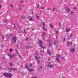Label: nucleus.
Here are the masks:
<instances>
[{"label": "nucleus", "mask_w": 78, "mask_h": 78, "mask_svg": "<svg viewBox=\"0 0 78 78\" xmlns=\"http://www.w3.org/2000/svg\"><path fill=\"white\" fill-rule=\"evenodd\" d=\"M37 62L38 64H39V62H40V60H38Z\"/></svg>", "instance_id": "obj_27"}, {"label": "nucleus", "mask_w": 78, "mask_h": 78, "mask_svg": "<svg viewBox=\"0 0 78 78\" xmlns=\"http://www.w3.org/2000/svg\"><path fill=\"white\" fill-rule=\"evenodd\" d=\"M19 9H20V10H21V8L20 7H19Z\"/></svg>", "instance_id": "obj_39"}, {"label": "nucleus", "mask_w": 78, "mask_h": 78, "mask_svg": "<svg viewBox=\"0 0 78 78\" xmlns=\"http://www.w3.org/2000/svg\"><path fill=\"white\" fill-rule=\"evenodd\" d=\"M48 53L49 55H51V53L50 52L48 51Z\"/></svg>", "instance_id": "obj_21"}, {"label": "nucleus", "mask_w": 78, "mask_h": 78, "mask_svg": "<svg viewBox=\"0 0 78 78\" xmlns=\"http://www.w3.org/2000/svg\"><path fill=\"white\" fill-rule=\"evenodd\" d=\"M70 14H73V12L72 11L71 12Z\"/></svg>", "instance_id": "obj_28"}, {"label": "nucleus", "mask_w": 78, "mask_h": 78, "mask_svg": "<svg viewBox=\"0 0 78 78\" xmlns=\"http://www.w3.org/2000/svg\"><path fill=\"white\" fill-rule=\"evenodd\" d=\"M68 46H70L72 45V43L71 42L68 41Z\"/></svg>", "instance_id": "obj_7"}, {"label": "nucleus", "mask_w": 78, "mask_h": 78, "mask_svg": "<svg viewBox=\"0 0 78 78\" xmlns=\"http://www.w3.org/2000/svg\"><path fill=\"white\" fill-rule=\"evenodd\" d=\"M70 29H66V32L68 33V32H69V31H70Z\"/></svg>", "instance_id": "obj_16"}, {"label": "nucleus", "mask_w": 78, "mask_h": 78, "mask_svg": "<svg viewBox=\"0 0 78 78\" xmlns=\"http://www.w3.org/2000/svg\"><path fill=\"white\" fill-rule=\"evenodd\" d=\"M48 59L49 61H50V59L48 58Z\"/></svg>", "instance_id": "obj_58"}, {"label": "nucleus", "mask_w": 78, "mask_h": 78, "mask_svg": "<svg viewBox=\"0 0 78 78\" xmlns=\"http://www.w3.org/2000/svg\"><path fill=\"white\" fill-rule=\"evenodd\" d=\"M9 51L10 52H12V49L10 48L9 49Z\"/></svg>", "instance_id": "obj_18"}, {"label": "nucleus", "mask_w": 78, "mask_h": 78, "mask_svg": "<svg viewBox=\"0 0 78 78\" xmlns=\"http://www.w3.org/2000/svg\"><path fill=\"white\" fill-rule=\"evenodd\" d=\"M74 9H76V8H75V7H74Z\"/></svg>", "instance_id": "obj_55"}, {"label": "nucleus", "mask_w": 78, "mask_h": 78, "mask_svg": "<svg viewBox=\"0 0 78 78\" xmlns=\"http://www.w3.org/2000/svg\"><path fill=\"white\" fill-rule=\"evenodd\" d=\"M32 78H37V77H32Z\"/></svg>", "instance_id": "obj_41"}, {"label": "nucleus", "mask_w": 78, "mask_h": 78, "mask_svg": "<svg viewBox=\"0 0 78 78\" xmlns=\"http://www.w3.org/2000/svg\"><path fill=\"white\" fill-rule=\"evenodd\" d=\"M44 51L43 50V51H41V52H44Z\"/></svg>", "instance_id": "obj_49"}, {"label": "nucleus", "mask_w": 78, "mask_h": 78, "mask_svg": "<svg viewBox=\"0 0 78 78\" xmlns=\"http://www.w3.org/2000/svg\"><path fill=\"white\" fill-rule=\"evenodd\" d=\"M46 35V34H45V32H43L42 33V36H45V35Z\"/></svg>", "instance_id": "obj_14"}, {"label": "nucleus", "mask_w": 78, "mask_h": 78, "mask_svg": "<svg viewBox=\"0 0 78 78\" xmlns=\"http://www.w3.org/2000/svg\"><path fill=\"white\" fill-rule=\"evenodd\" d=\"M12 41H13V42H16V37H13L12 38Z\"/></svg>", "instance_id": "obj_4"}, {"label": "nucleus", "mask_w": 78, "mask_h": 78, "mask_svg": "<svg viewBox=\"0 0 78 78\" xmlns=\"http://www.w3.org/2000/svg\"><path fill=\"white\" fill-rule=\"evenodd\" d=\"M39 16H37V19H39Z\"/></svg>", "instance_id": "obj_40"}, {"label": "nucleus", "mask_w": 78, "mask_h": 78, "mask_svg": "<svg viewBox=\"0 0 78 78\" xmlns=\"http://www.w3.org/2000/svg\"><path fill=\"white\" fill-rule=\"evenodd\" d=\"M41 9H45V8H44V7H42L41 8Z\"/></svg>", "instance_id": "obj_37"}, {"label": "nucleus", "mask_w": 78, "mask_h": 78, "mask_svg": "<svg viewBox=\"0 0 78 78\" xmlns=\"http://www.w3.org/2000/svg\"><path fill=\"white\" fill-rule=\"evenodd\" d=\"M10 36H12V34H10Z\"/></svg>", "instance_id": "obj_44"}, {"label": "nucleus", "mask_w": 78, "mask_h": 78, "mask_svg": "<svg viewBox=\"0 0 78 78\" xmlns=\"http://www.w3.org/2000/svg\"><path fill=\"white\" fill-rule=\"evenodd\" d=\"M34 30L33 29L32 30Z\"/></svg>", "instance_id": "obj_61"}, {"label": "nucleus", "mask_w": 78, "mask_h": 78, "mask_svg": "<svg viewBox=\"0 0 78 78\" xmlns=\"http://www.w3.org/2000/svg\"><path fill=\"white\" fill-rule=\"evenodd\" d=\"M26 68L27 70H28L30 68L29 66L27 65H26Z\"/></svg>", "instance_id": "obj_8"}, {"label": "nucleus", "mask_w": 78, "mask_h": 78, "mask_svg": "<svg viewBox=\"0 0 78 78\" xmlns=\"http://www.w3.org/2000/svg\"><path fill=\"white\" fill-rule=\"evenodd\" d=\"M35 55H36V56H37L38 55V54L37 53H35Z\"/></svg>", "instance_id": "obj_26"}, {"label": "nucleus", "mask_w": 78, "mask_h": 78, "mask_svg": "<svg viewBox=\"0 0 78 78\" xmlns=\"http://www.w3.org/2000/svg\"><path fill=\"white\" fill-rule=\"evenodd\" d=\"M43 27H45V23H43Z\"/></svg>", "instance_id": "obj_24"}, {"label": "nucleus", "mask_w": 78, "mask_h": 78, "mask_svg": "<svg viewBox=\"0 0 78 78\" xmlns=\"http://www.w3.org/2000/svg\"><path fill=\"white\" fill-rule=\"evenodd\" d=\"M25 33V30H24V33Z\"/></svg>", "instance_id": "obj_50"}, {"label": "nucleus", "mask_w": 78, "mask_h": 78, "mask_svg": "<svg viewBox=\"0 0 78 78\" xmlns=\"http://www.w3.org/2000/svg\"><path fill=\"white\" fill-rule=\"evenodd\" d=\"M27 30H28V28H27Z\"/></svg>", "instance_id": "obj_53"}, {"label": "nucleus", "mask_w": 78, "mask_h": 78, "mask_svg": "<svg viewBox=\"0 0 78 78\" xmlns=\"http://www.w3.org/2000/svg\"><path fill=\"white\" fill-rule=\"evenodd\" d=\"M76 46V45H74V47H75Z\"/></svg>", "instance_id": "obj_56"}, {"label": "nucleus", "mask_w": 78, "mask_h": 78, "mask_svg": "<svg viewBox=\"0 0 78 78\" xmlns=\"http://www.w3.org/2000/svg\"><path fill=\"white\" fill-rule=\"evenodd\" d=\"M2 38L3 39H4V37H3V36H2Z\"/></svg>", "instance_id": "obj_47"}, {"label": "nucleus", "mask_w": 78, "mask_h": 78, "mask_svg": "<svg viewBox=\"0 0 78 78\" xmlns=\"http://www.w3.org/2000/svg\"><path fill=\"white\" fill-rule=\"evenodd\" d=\"M12 76V75L11 74L9 73L8 74L7 77H11Z\"/></svg>", "instance_id": "obj_11"}, {"label": "nucleus", "mask_w": 78, "mask_h": 78, "mask_svg": "<svg viewBox=\"0 0 78 78\" xmlns=\"http://www.w3.org/2000/svg\"><path fill=\"white\" fill-rule=\"evenodd\" d=\"M31 48V46H27L26 47V48L27 49H28V48Z\"/></svg>", "instance_id": "obj_10"}, {"label": "nucleus", "mask_w": 78, "mask_h": 78, "mask_svg": "<svg viewBox=\"0 0 78 78\" xmlns=\"http://www.w3.org/2000/svg\"><path fill=\"white\" fill-rule=\"evenodd\" d=\"M65 58H64V57H62V59H64Z\"/></svg>", "instance_id": "obj_31"}, {"label": "nucleus", "mask_w": 78, "mask_h": 78, "mask_svg": "<svg viewBox=\"0 0 78 78\" xmlns=\"http://www.w3.org/2000/svg\"><path fill=\"white\" fill-rule=\"evenodd\" d=\"M42 67H41V66H40V69H42Z\"/></svg>", "instance_id": "obj_46"}, {"label": "nucleus", "mask_w": 78, "mask_h": 78, "mask_svg": "<svg viewBox=\"0 0 78 78\" xmlns=\"http://www.w3.org/2000/svg\"><path fill=\"white\" fill-rule=\"evenodd\" d=\"M10 6H11V7L12 8H13V6H12V5H10Z\"/></svg>", "instance_id": "obj_35"}, {"label": "nucleus", "mask_w": 78, "mask_h": 78, "mask_svg": "<svg viewBox=\"0 0 78 78\" xmlns=\"http://www.w3.org/2000/svg\"><path fill=\"white\" fill-rule=\"evenodd\" d=\"M4 22H7V20H4Z\"/></svg>", "instance_id": "obj_34"}, {"label": "nucleus", "mask_w": 78, "mask_h": 78, "mask_svg": "<svg viewBox=\"0 0 78 78\" xmlns=\"http://www.w3.org/2000/svg\"><path fill=\"white\" fill-rule=\"evenodd\" d=\"M37 8H39V5H37Z\"/></svg>", "instance_id": "obj_38"}, {"label": "nucleus", "mask_w": 78, "mask_h": 78, "mask_svg": "<svg viewBox=\"0 0 78 78\" xmlns=\"http://www.w3.org/2000/svg\"><path fill=\"white\" fill-rule=\"evenodd\" d=\"M50 26L51 27V28H53V25H52L51 24H50Z\"/></svg>", "instance_id": "obj_17"}, {"label": "nucleus", "mask_w": 78, "mask_h": 78, "mask_svg": "<svg viewBox=\"0 0 78 78\" xmlns=\"http://www.w3.org/2000/svg\"><path fill=\"white\" fill-rule=\"evenodd\" d=\"M58 33H59V32L58 31V30H57L56 32V34H58Z\"/></svg>", "instance_id": "obj_25"}, {"label": "nucleus", "mask_w": 78, "mask_h": 78, "mask_svg": "<svg viewBox=\"0 0 78 78\" xmlns=\"http://www.w3.org/2000/svg\"><path fill=\"white\" fill-rule=\"evenodd\" d=\"M75 49L74 48H73L70 49V51L72 53H73V52L75 51Z\"/></svg>", "instance_id": "obj_5"}, {"label": "nucleus", "mask_w": 78, "mask_h": 78, "mask_svg": "<svg viewBox=\"0 0 78 78\" xmlns=\"http://www.w3.org/2000/svg\"><path fill=\"white\" fill-rule=\"evenodd\" d=\"M28 71L29 72H32L33 71V70L30 69V68H29L28 69Z\"/></svg>", "instance_id": "obj_13"}, {"label": "nucleus", "mask_w": 78, "mask_h": 78, "mask_svg": "<svg viewBox=\"0 0 78 78\" xmlns=\"http://www.w3.org/2000/svg\"><path fill=\"white\" fill-rule=\"evenodd\" d=\"M26 40L27 41H28V38H27L26 39Z\"/></svg>", "instance_id": "obj_43"}, {"label": "nucleus", "mask_w": 78, "mask_h": 78, "mask_svg": "<svg viewBox=\"0 0 78 78\" xmlns=\"http://www.w3.org/2000/svg\"><path fill=\"white\" fill-rule=\"evenodd\" d=\"M61 22H59V26H61Z\"/></svg>", "instance_id": "obj_36"}, {"label": "nucleus", "mask_w": 78, "mask_h": 78, "mask_svg": "<svg viewBox=\"0 0 78 78\" xmlns=\"http://www.w3.org/2000/svg\"><path fill=\"white\" fill-rule=\"evenodd\" d=\"M29 20H30L31 21H32L33 20V19L32 18H30Z\"/></svg>", "instance_id": "obj_22"}, {"label": "nucleus", "mask_w": 78, "mask_h": 78, "mask_svg": "<svg viewBox=\"0 0 78 78\" xmlns=\"http://www.w3.org/2000/svg\"><path fill=\"white\" fill-rule=\"evenodd\" d=\"M29 66L30 67H32V64H30Z\"/></svg>", "instance_id": "obj_23"}, {"label": "nucleus", "mask_w": 78, "mask_h": 78, "mask_svg": "<svg viewBox=\"0 0 78 78\" xmlns=\"http://www.w3.org/2000/svg\"><path fill=\"white\" fill-rule=\"evenodd\" d=\"M63 41H64V42L66 41V38H63Z\"/></svg>", "instance_id": "obj_29"}, {"label": "nucleus", "mask_w": 78, "mask_h": 78, "mask_svg": "<svg viewBox=\"0 0 78 78\" xmlns=\"http://www.w3.org/2000/svg\"><path fill=\"white\" fill-rule=\"evenodd\" d=\"M56 42H55V41L54 42V45H55L56 44Z\"/></svg>", "instance_id": "obj_30"}, {"label": "nucleus", "mask_w": 78, "mask_h": 78, "mask_svg": "<svg viewBox=\"0 0 78 78\" xmlns=\"http://www.w3.org/2000/svg\"><path fill=\"white\" fill-rule=\"evenodd\" d=\"M59 58H60V55L57 54V56L56 57V60L58 62H60V60H59Z\"/></svg>", "instance_id": "obj_1"}, {"label": "nucleus", "mask_w": 78, "mask_h": 78, "mask_svg": "<svg viewBox=\"0 0 78 78\" xmlns=\"http://www.w3.org/2000/svg\"><path fill=\"white\" fill-rule=\"evenodd\" d=\"M17 54H19V53L18 52H17Z\"/></svg>", "instance_id": "obj_54"}, {"label": "nucleus", "mask_w": 78, "mask_h": 78, "mask_svg": "<svg viewBox=\"0 0 78 78\" xmlns=\"http://www.w3.org/2000/svg\"><path fill=\"white\" fill-rule=\"evenodd\" d=\"M1 13V14H2V13Z\"/></svg>", "instance_id": "obj_59"}, {"label": "nucleus", "mask_w": 78, "mask_h": 78, "mask_svg": "<svg viewBox=\"0 0 78 78\" xmlns=\"http://www.w3.org/2000/svg\"><path fill=\"white\" fill-rule=\"evenodd\" d=\"M38 42L40 47H41V48H43V46L42 45L43 44V43H42V41L41 40H39Z\"/></svg>", "instance_id": "obj_2"}, {"label": "nucleus", "mask_w": 78, "mask_h": 78, "mask_svg": "<svg viewBox=\"0 0 78 78\" xmlns=\"http://www.w3.org/2000/svg\"><path fill=\"white\" fill-rule=\"evenodd\" d=\"M55 9H54L53 10V12H55Z\"/></svg>", "instance_id": "obj_48"}, {"label": "nucleus", "mask_w": 78, "mask_h": 78, "mask_svg": "<svg viewBox=\"0 0 78 78\" xmlns=\"http://www.w3.org/2000/svg\"><path fill=\"white\" fill-rule=\"evenodd\" d=\"M1 7H2V5H0V9L1 8Z\"/></svg>", "instance_id": "obj_51"}, {"label": "nucleus", "mask_w": 78, "mask_h": 78, "mask_svg": "<svg viewBox=\"0 0 78 78\" xmlns=\"http://www.w3.org/2000/svg\"><path fill=\"white\" fill-rule=\"evenodd\" d=\"M72 36H73L72 34H71L70 36V37H72Z\"/></svg>", "instance_id": "obj_42"}, {"label": "nucleus", "mask_w": 78, "mask_h": 78, "mask_svg": "<svg viewBox=\"0 0 78 78\" xmlns=\"http://www.w3.org/2000/svg\"><path fill=\"white\" fill-rule=\"evenodd\" d=\"M8 74L6 73H4V76H6V77H8Z\"/></svg>", "instance_id": "obj_9"}, {"label": "nucleus", "mask_w": 78, "mask_h": 78, "mask_svg": "<svg viewBox=\"0 0 78 78\" xmlns=\"http://www.w3.org/2000/svg\"><path fill=\"white\" fill-rule=\"evenodd\" d=\"M10 70H16V69L13 68H10Z\"/></svg>", "instance_id": "obj_32"}, {"label": "nucleus", "mask_w": 78, "mask_h": 78, "mask_svg": "<svg viewBox=\"0 0 78 78\" xmlns=\"http://www.w3.org/2000/svg\"><path fill=\"white\" fill-rule=\"evenodd\" d=\"M43 29L44 31H46V30H47V29L44 27H43Z\"/></svg>", "instance_id": "obj_20"}, {"label": "nucleus", "mask_w": 78, "mask_h": 78, "mask_svg": "<svg viewBox=\"0 0 78 78\" xmlns=\"http://www.w3.org/2000/svg\"><path fill=\"white\" fill-rule=\"evenodd\" d=\"M48 10H50V8H48Z\"/></svg>", "instance_id": "obj_45"}, {"label": "nucleus", "mask_w": 78, "mask_h": 78, "mask_svg": "<svg viewBox=\"0 0 78 78\" xmlns=\"http://www.w3.org/2000/svg\"><path fill=\"white\" fill-rule=\"evenodd\" d=\"M48 63L49 64L48 65L47 67H50V68H52L53 67V65H50V62H48Z\"/></svg>", "instance_id": "obj_6"}, {"label": "nucleus", "mask_w": 78, "mask_h": 78, "mask_svg": "<svg viewBox=\"0 0 78 78\" xmlns=\"http://www.w3.org/2000/svg\"><path fill=\"white\" fill-rule=\"evenodd\" d=\"M56 37H57V36H56Z\"/></svg>", "instance_id": "obj_60"}, {"label": "nucleus", "mask_w": 78, "mask_h": 78, "mask_svg": "<svg viewBox=\"0 0 78 78\" xmlns=\"http://www.w3.org/2000/svg\"><path fill=\"white\" fill-rule=\"evenodd\" d=\"M66 11L68 12H70V9H69V8H68L66 9Z\"/></svg>", "instance_id": "obj_12"}, {"label": "nucleus", "mask_w": 78, "mask_h": 78, "mask_svg": "<svg viewBox=\"0 0 78 78\" xmlns=\"http://www.w3.org/2000/svg\"><path fill=\"white\" fill-rule=\"evenodd\" d=\"M49 46H51V43H49Z\"/></svg>", "instance_id": "obj_33"}, {"label": "nucleus", "mask_w": 78, "mask_h": 78, "mask_svg": "<svg viewBox=\"0 0 78 78\" xmlns=\"http://www.w3.org/2000/svg\"><path fill=\"white\" fill-rule=\"evenodd\" d=\"M8 55L10 57V58H14V54H8Z\"/></svg>", "instance_id": "obj_3"}, {"label": "nucleus", "mask_w": 78, "mask_h": 78, "mask_svg": "<svg viewBox=\"0 0 78 78\" xmlns=\"http://www.w3.org/2000/svg\"><path fill=\"white\" fill-rule=\"evenodd\" d=\"M35 58L36 60L38 59L39 58V57H37V56H35Z\"/></svg>", "instance_id": "obj_15"}, {"label": "nucleus", "mask_w": 78, "mask_h": 78, "mask_svg": "<svg viewBox=\"0 0 78 78\" xmlns=\"http://www.w3.org/2000/svg\"><path fill=\"white\" fill-rule=\"evenodd\" d=\"M21 3H23V1H21Z\"/></svg>", "instance_id": "obj_52"}, {"label": "nucleus", "mask_w": 78, "mask_h": 78, "mask_svg": "<svg viewBox=\"0 0 78 78\" xmlns=\"http://www.w3.org/2000/svg\"><path fill=\"white\" fill-rule=\"evenodd\" d=\"M9 65L10 66H12V63H10L9 64Z\"/></svg>", "instance_id": "obj_19"}, {"label": "nucleus", "mask_w": 78, "mask_h": 78, "mask_svg": "<svg viewBox=\"0 0 78 78\" xmlns=\"http://www.w3.org/2000/svg\"><path fill=\"white\" fill-rule=\"evenodd\" d=\"M43 39H45V37H43Z\"/></svg>", "instance_id": "obj_57"}]
</instances>
